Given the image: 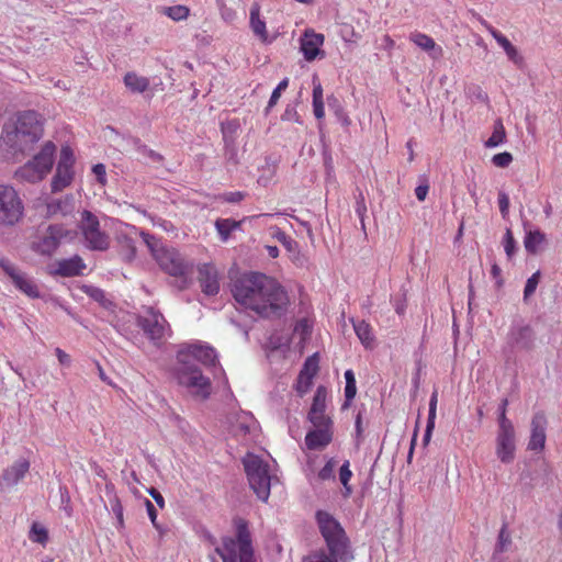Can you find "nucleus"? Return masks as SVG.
I'll return each instance as SVG.
<instances>
[{
    "label": "nucleus",
    "instance_id": "obj_59",
    "mask_svg": "<svg viewBox=\"0 0 562 562\" xmlns=\"http://www.w3.org/2000/svg\"><path fill=\"white\" fill-rule=\"evenodd\" d=\"M498 206L502 217L506 220L509 214V198L508 194L504 191L498 192Z\"/></svg>",
    "mask_w": 562,
    "mask_h": 562
},
{
    "label": "nucleus",
    "instance_id": "obj_7",
    "mask_svg": "<svg viewBox=\"0 0 562 562\" xmlns=\"http://www.w3.org/2000/svg\"><path fill=\"white\" fill-rule=\"evenodd\" d=\"M79 229L90 250L104 251L110 247V237L100 229V222L92 212L81 213Z\"/></svg>",
    "mask_w": 562,
    "mask_h": 562
},
{
    "label": "nucleus",
    "instance_id": "obj_49",
    "mask_svg": "<svg viewBox=\"0 0 562 562\" xmlns=\"http://www.w3.org/2000/svg\"><path fill=\"white\" fill-rule=\"evenodd\" d=\"M541 273L540 271H536L531 274L526 281L524 289V301L527 302L529 297L536 292L537 286L540 282Z\"/></svg>",
    "mask_w": 562,
    "mask_h": 562
},
{
    "label": "nucleus",
    "instance_id": "obj_27",
    "mask_svg": "<svg viewBox=\"0 0 562 562\" xmlns=\"http://www.w3.org/2000/svg\"><path fill=\"white\" fill-rule=\"evenodd\" d=\"M493 37L495 38L497 44L505 50L510 61H513L517 66H520L524 63V58L519 54L516 46H514L504 34H502L501 32H493Z\"/></svg>",
    "mask_w": 562,
    "mask_h": 562
},
{
    "label": "nucleus",
    "instance_id": "obj_1",
    "mask_svg": "<svg viewBox=\"0 0 562 562\" xmlns=\"http://www.w3.org/2000/svg\"><path fill=\"white\" fill-rule=\"evenodd\" d=\"M232 294L237 303L263 318L282 316L289 302L281 284L260 272H247L238 277L232 284Z\"/></svg>",
    "mask_w": 562,
    "mask_h": 562
},
{
    "label": "nucleus",
    "instance_id": "obj_38",
    "mask_svg": "<svg viewBox=\"0 0 562 562\" xmlns=\"http://www.w3.org/2000/svg\"><path fill=\"white\" fill-rule=\"evenodd\" d=\"M240 128V123L237 119L228 120L221 123V132L224 143L236 142L237 132Z\"/></svg>",
    "mask_w": 562,
    "mask_h": 562
},
{
    "label": "nucleus",
    "instance_id": "obj_3",
    "mask_svg": "<svg viewBox=\"0 0 562 562\" xmlns=\"http://www.w3.org/2000/svg\"><path fill=\"white\" fill-rule=\"evenodd\" d=\"M173 374L178 384L186 387L193 397L200 401H205L210 397L212 382L193 361H177Z\"/></svg>",
    "mask_w": 562,
    "mask_h": 562
},
{
    "label": "nucleus",
    "instance_id": "obj_34",
    "mask_svg": "<svg viewBox=\"0 0 562 562\" xmlns=\"http://www.w3.org/2000/svg\"><path fill=\"white\" fill-rule=\"evenodd\" d=\"M271 235L273 238H276L278 241L282 244V246L291 254H297L299 252V244L295 239L290 237L285 234L281 228L278 226H273L270 228Z\"/></svg>",
    "mask_w": 562,
    "mask_h": 562
},
{
    "label": "nucleus",
    "instance_id": "obj_47",
    "mask_svg": "<svg viewBox=\"0 0 562 562\" xmlns=\"http://www.w3.org/2000/svg\"><path fill=\"white\" fill-rule=\"evenodd\" d=\"M288 86H289V78H284L278 83V86L272 91L270 99L268 101V105L266 108V114H268L270 109L273 108L278 103V101L281 97V93L288 88Z\"/></svg>",
    "mask_w": 562,
    "mask_h": 562
},
{
    "label": "nucleus",
    "instance_id": "obj_37",
    "mask_svg": "<svg viewBox=\"0 0 562 562\" xmlns=\"http://www.w3.org/2000/svg\"><path fill=\"white\" fill-rule=\"evenodd\" d=\"M327 389L324 385H318L313 396V402L308 413L317 414L325 413L326 411Z\"/></svg>",
    "mask_w": 562,
    "mask_h": 562
},
{
    "label": "nucleus",
    "instance_id": "obj_31",
    "mask_svg": "<svg viewBox=\"0 0 562 562\" xmlns=\"http://www.w3.org/2000/svg\"><path fill=\"white\" fill-rule=\"evenodd\" d=\"M241 221H236L233 218H217L215 221L216 231L223 241H226L232 232L240 228Z\"/></svg>",
    "mask_w": 562,
    "mask_h": 562
},
{
    "label": "nucleus",
    "instance_id": "obj_29",
    "mask_svg": "<svg viewBox=\"0 0 562 562\" xmlns=\"http://www.w3.org/2000/svg\"><path fill=\"white\" fill-rule=\"evenodd\" d=\"M74 171L67 168H56V173L52 179V192L56 193L68 187L72 180Z\"/></svg>",
    "mask_w": 562,
    "mask_h": 562
},
{
    "label": "nucleus",
    "instance_id": "obj_12",
    "mask_svg": "<svg viewBox=\"0 0 562 562\" xmlns=\"http://www.w3.org/2000/svg\"><path fill=\"white\" fill-rule=\"evenodd\" d=\"M22 136V142L30 146L38 142L43 135V126L35 111L20 113L14 122Z\"/></svg>",
    "mask_w": 562,
    "mask_h": 562
},
{
    "label": "nucleus",
    "instance_id": "obj_9",
    "mask_svg": "<svg viewBox=\"0 0 562 562\" xmlns=\"http://www.w3.org/2000/svg\"><path fill=\"white\" fill-rule=\"evenodd\" d=\"M177 361H198L206 368H215L218 366V356L211 345L196 341L182 346L177 352Z\"/></svg>",
    "mask_w": 562,
    "mask_h": 562
},
{
    "label": "nucleus",
    "instance_id": "obj_61",
    "mask_svg": "<svg viewBox=\"0 0 562 562\" xmlns=\"http://www.w3.org/2000/svg\"><path fill=\"white\" fill-rule=\"evenodd\" d=\"M437 403H438V391L434 390L429 400V409H428V418L429 422L436 420V412H437Z\"/></svg>",
    "mask_w": 562,
    "mask_h": 562
},
{
    "label": "nucleus",
    "instance_id": "obj_40",
    "mask_svg": "<svg viewBox=\"0 0 562 562\" xmlns=\"http://www.w3.org/2000/svg\"><path fill=\"white\" fill-rule=\"evenodd\" d=\"M123 260L131 262L136 256V246L131 237L123 236L119 240Z\"/></svg>",
    "mask_w": 562,
    "mask_h": 562
},
{
    "label": "nucleus",
    "instance_id": "obj_36",
    "mask_svg": "<svg viewBox=\"0 0 562 562\" xmlns=\"http://www.w3.org/2000/svg\"><path fill=\"white\" fill-rule=\"evenodd\" d=\"M327 105L344 126L350 125L349 116L345 112L339 99L336 95L330 94L327 97Z\"/></svg>",
    "mask_w": 562,
    "mask_h": 562
},
{
    "label": "nucleus",
    "instance_id": "obj_60",
    "mask_svg": "<svg viewBox=\"0 0 562 562\" xmlns=\"http://www.w3.org/2000/svg\"><path fill=\"white\" fill-rule=\"evenodd\" d=\"M357 394V383H346L345 385V402L342 408L348 407Z\"/></svg>",
    "mask_w": 562,
    "mask_h": 562
},
{
    "label": "nucleus",
    "instance_id": "obj_62",
    "mask_svg": "<svg viewBox=\"0 0 562 562\" xmlns=\"http://www.w3.org/2000/svg\"><path fill=\"white\" fill-rule=\"evenodd\" d=\"M246 196L245 192L236 191V192H225L221 195V199L227 203H239Z\"/></svg>",
    "mask_w": 562,
    "mask_h": 562
},
{
    "label": "nucleus",
    "instance_id": "obj_13",
    "mask_svg": "<svg viewBox=\"0 0 562 562\" xmlns=\"http://www.w3.org/2000/svg\"><path fill=\"white\" fill-rule=\"evenodd\" d=\"M495 453L499 461L509 464L516 457V432L514 427L498 428L496 434Z\"/></svg>",
    "mask_w": 562,
    "mask_h": 562
},
{
    "label": "nucleus",
    "instance_id": "obj_52",
    "mask_svg": "<svg viewBox=\"0 0 562 562\" xmlns=\"http://www.w3.org/2000/svg\"><path fill=\"white\" fill-rule=\"evenodd\" d=\"M412 41L424 50H430L436 46L435 41L430 36L423 33L414 34L412 36Z\"/></svg>",
    "mask_w": 562,
    "mask_h": 562
},
{
    "label": "nucleus",
    "instance_id": "obj_14",
    "mask_svg": "<svg viewBox=\"0 0 562 562\" xmlns=\"http://www.w3.org/2000/svg\"><path fill=\"white\" fill-rule=\"evenodd\" d=\"M69 232L60 224H52L47 227L45 235L33 244V250L43 256H50L60 245V240Z\"/></svg>",
    "mask_w": 562,
    "mask_h": 562
},
{
    "label": "nucleus",
    "instance_id": "obj_33",
    "mask_svg": "<svg viewBox=\"0 0 562 562\" xmlns=\"http://www.w3.org/2000/svg\"><path fill=\"white\" fill-rule=\"evenodd\" d=\"M512 544V536L508 531V525L506 522L503 524L497 541L495 544L494 553H493V560H497V554L506 552Z\"/></svg>",
    "mask_w": 562,
    "mask_h": 562
},
{
    "label": "nucleus",
    "instance_id": "obj_57",
    "mask_svg": "<svg viewBox=\"0 0 562 562\" xmlns=\"http://www.w3.org/2000/svg\"><path fill=\"white\" fill-rule=\"evenodd\" d=\"M336 462L334 459H329L326 464L318 471V479L322 481H327L330 479H335L334 469Z\"/></svg>",
    "mask_w": 562,
    "mask_h": 562
},
{
    "label": "nucleus",
    "instance_id": "obj_26",
    "mask_svg": "<svg viewBox=\"0 0 562 562\" xmlns=\"http://www.w3.org/2000/svg\"><path fill=\"white\" fill-rule=\"evenodd\" d=\"M74 211V196L66 195L64 199H55L47 203V212L50 216L60 214L69 215Z\"/></svg>",
    "mask_w": 562,
    "mask_h": 562
},
{
    "label": "nucleus",
    "instance_id": "obj_54",
    "mask_svg": "<svg viewBox=\"0 0 562 562\" xmlns=\"http://www.w3.org/2000/svg\"><path fill=\"white\" fill-rule=\"evenodd\" d=\"M110 504H111V509L116 517L117 525L120 528H122L124 526V517H123V506L121 504L120 498L116 495H114L113 498L110 499Z\"/></svg>",
    "mask_w": 562,
    "mask_h": 562
},
{
    "label": "nucleus",
    "instance_id": "obj_20",
    "mask_svg": "<svg viewBox=\"0 0 562 562\" xmlns=\"http://www.w3.org/2000/svg\"><path fill=\"white\" fill-rule=\"evenodd\" d=\"M198 280L202 292L209 296L216 295L220 291L217 270L210 263H204L198 269Z\"/></svg>",
    "mask_w": 562,
    "mask_h": 562
},
{
    "label": "nucleus",
    "instance_id": "obj_44",
    "mask_svg": "<svg viewBox=\"0 0 562 562\" xmlns=\"http://www.w3.org/2000/svg\"><path fill=\"white\" fill-rule=\"evenodd\" d=\"M318 353L315 352L314 355L307 357V359L305 360L304 364H303V368L301 369L300 371V374H302V376H307L311 374V378L313 379L317 372H318Z\"/></svg>",
    "mask_w": 562,
    "mask_h": 562
},
{
    "label": "nucleus",
    "instance_id": "obj_24",
    "mask_svg": "<svg viewBox=\"0 0 562 562\" xmlns=\"http://www.w3.org/2000/svg\"><path fill=\"white\" fill-rule=\"evenodd\" d=\"M1 138L10 148L16 151H25L30 145L22 142V136L15 123H5L2 127Z\"/></svg>",
    "mask_w": 562,
    "mask_h": 562
},
{
    "label": "nucleus",
    "instance_id": "obj_45",
    "mask_svg": "<svg viewBox=\"0 0 562 562\" xmlns=\"http://www.w3.org/2000/svg\"><path fill=\"white\" fill-rule=\"evenodd\" d=\"M307 419L313 424L315 428H329L333 429V420L325 413L307 414Z\"/></svg>",
    "mask_w": 562,
    "mask_h": 562
},
{
    "label": "nucleus",
    "instance_id": "obj_22",
    "mask_svg": "<svg viewBox=\"0 0 562 562\" xmlns=\"http://www.w3.org/2000/svg\"><path fill=\"white\" fill-rule=\"evenodd\" d=\"M215 552L221 557L223 562H239V541L237 531L235 530V538L229 536L223 537L222 546H216Z\"/></svg>",
    "mask_w": 562,
    "mask_h": 562
},
{
    "label": "nucleus",
    "instance_id": "obj_25",
    "mask_svg": "<svg viewBox=\"0 0 562 562\" xmlns=\"http://www.w3.org/2000/svg\"><path fill=\"white\" fill-rule=\"evenodd\" d=\"M250 27L261 42L271 43V40L268 38L266 22L260 19V8L258 4H254L250 9Z\"/></svg>",
    "mask_w": 562,
    "mask_h": 562
},
{
    "label": "nucleus",
    "instance_id": "obj_28",
    "mask_svg": "<svg viewBox=\"0 0 562 562\" xmlns=\"http://www.w3.org/2000/svg\"><path fill=\"white\" fill-rule=\"evenodd\" d=\"M547 237L540 229L526 231L524 246L529 255H537L540 246L546 243Z\"/></svg>",
    "mask_w": 562,
    "mask_h": 562
},
{
    "label": "nucleus",
    "instance_id": "obj_35",
    "mask_svg": "<svg viewBox=\"0 0 562 562\" xmlns=\"http://www.w3.org/2000/svg\"><path fill=\"white\" fill-rule=\"evenodd\" d=\"M506 140V131L503 124L502 119H497L493 125V133L485 142V147L492 148L497 147L505 143Z\"/></svg>",
    "mask_w": 562,
    "mask_h": 562
},
{
    "label": "nucleus",
    "instance_id": "obj_51",
    "mask_svg": "<svg viewBox=\"0 0 562 562\" xmlns=\"http://www.w3.org/2000/svg\"><path fill=\"white\" fill-rule=\"evenodd\" d=\"M136 148L139 154L149 158L151 162L159 164L162 160V156L155 150L148 148L145 144H142L139 139L135 140Z\"/></svg>",
    "mask_w": 562,
    "mask_h": 562
},
{
    "label": "nucleus",
    "instance_id": "obj_53",
    "mask_svg": "<svg viewBox=\"0 0 562 562\" xmlns=\"http://www.w3.org/2000/svg\"><path fill=\"white\" fill-rule=\"evenodd\" d=\"M30 538L37 543H45L48 539V532L44 527H40L36 522L32 525Z\"/></svg>",
    "mask_w": 562,
    "mask_h": 562
},
{
    "label": "nucleus",
    "instance_id": "obj_41",
    "mask_svg": "<svg viewBox=\"0 0 562 562\" xmlns=\"http://www.w3.org/2000/svg\"><path fill=\"white\" fill-rule=\"evenodd\" d=\"M83 292L91 297L93 301L100 303L101 306L108 308L112 305V302L106 299L105 292L97 286L93 285H85Z\"/></svg>",
    "mask_w": 562,
    "mask_h": 562
},
{
    "label": "nucleus",
    "instance_id": "obj_63",
    "mask_svg": "<svg viewBox=\"0 0 562 562\" xmlns=\"http://www.w3.org/2000/svg\"><path fill=\"white\" fill-rule=\"evenodd\" d=\"M352 476V472L350 470V463L348 460H346L340 469H339V480L342 485H346V482H349Z\"/></svg>",
    "mask_w": 562,
    "mask_h": 562
},
{
    "label": "nucleus",
    "instance_id": "obj_2",
    "mask_svg": "<svg viewBox=\"0 0 562 562\" xmlns=\"http://www.w3.org/2000/svg\"><path fill=\"white\" fill-rule=\"evenodd\" d=\"M315 518L328 553L323 549L314 551L304 558L303 562H350L353 560L350 540L340 522L331 514L321 509L316 512Z\"/></svg>",
    "mask_w": 562,
    "mask_h": 562
},
{
    "label": "nucleus",
    "instance_id": "obj_50",
    "mask_svg": "<svg viewBox=\"0 0 562 562\" xmlns=\"http://www.w3.org/2000/svg\"><path fill=\"white\" fill-rule=\"evenodd\" d=\"M60 494V509L65 512V514L70 517L72 515L71 499L68 487L66 485L59 486Z\"/></svg>",
    "mask_w": 562,
    "mask_h": 562
},
{
    "label": "nucleus",
    "instance_id": "obj_21",
    "mask_svg": "<svg viewBox=\"0 0 562 562\" xmlns=\"http://www.w3.org/2000/svg\"><path fill=\"white\" fill-rule=\"evenodd\" d=\"M333 440V429L314 428L307 431L305 436V446L308 450H322Z\"/></svg>",
    "mask_w": 562,
    "mask_h": 562
},
{
    "label": "nucleus",
    "instance_id": "obj_32",
    "mask_svg": "<svg viewBox=\"0 0 562 562\" xmlns=\"http://www.w3.org/2000/svg\"><path fill=\"white\" fill-rule=\"evenodd\" d=\"M124 85L132 92L142 93L149 87V80L146 77L137 76L135 72H127L124 76Z\"/></svg>",
    "mask_w": 562,
    "mask_h": 562
},
{
    "label": "nucleus",
    "instance_id": "obj_55",
    "mask_svg": "<svg viewBox=\"0 0 562 562\" xmlns=\"http://www.w3.org/2000/svg\"><path fill=\"white\" fill-rule=\"evenodd\" d=\"M313 379L311 378V374L307 376H302V374L299 373V376L296 379V386L295 390L300 396H303L310 387L312 386Z\"/></svg>",
    "mask_w": 562,
    "mask_h": 562
},
{
    "label": "nucleus",
    "instance_id": "obj_48",
    "mask_svg": "<svg viewBox=\"0 0 562 562\" xmlns=\"http://www.w3.org/2000/svg\"><path fill=\"white\" fill-rule=\"evenodd\" d=\"M508 398H503L498 405L497 409V424L498 428H508L514 427L512 420H509L506 416L507 406H508Z\"/></svg>",
    "mask_w": 562,
    "mask_h": 562
},
{
    "label": "nucleus",
    "instance_id": "obj_46",
    "mask_svg": "<svg viewBox=\"0 0 562 562\" xmlns=\"http://www.w3.org/2000/svg\"><path fill=\"white\" fill-rule=\"evenodd\" d=\"M75 164L74 151L69 146H63L60 149V157L57 164L58 168H67L72 170Z\"/></svg>",
    "mask_w": 562,
    "mask_h": 562
},
{
    "label": "nucleus",
    "instance_id": "obj_5",
    "mask_svg": "<svg viewBox=\"0 0 562 562\" xmlns=\"http://www.w3.org/2000/svg\"><path fill=\"white\" fill-rule=\"evenodd\" d=\"M243 464L250 488L260 501L267 502L270 496L271 487L269 464L260 457L252 453H248L247 457L243 459Z\"/></svg>",
    "mask_w": 562,
    "mask_h": 562
},
{
    "label": "nucleus",
    "instance_id": "obj_6",
    "mask_svg": "<svg viewBox=\"0 0 562 562\" xmlns=\"http://www.w3.org/2000/svg\"><path fill=\"white\" fill-rule=\"evenodd\" d=\"M159 267L168 274L180 280V289L187 288L188 274L192 270L184 257L175 248H161L155 254Z\"/></svg>",
    "mask_w": 562,
    "mask_h": 562
},
{
    "label": "nucleus",
    "instance_id": "obj_39",
    "mask_svg": "<svg viewBox=\"0 0 562 562\" xmlns=\"http://www.w3.org/2000/svg\"><path fill=\"white\" fill-rule=\"evenodd\" d=\"M312 335V325L307 318H301L295 323L293 338L299 336V344L304 345Z\"/></svg>",
    "mask_w": 562,
    "mask_h": 562
},
{
    "label": "nucleus",
    "instance_id": "obj_64",
    "mask_svg": "<svg viewBox=\"0 0 562 562\" xmlns=\"http://www.w3.org/2000/svg\"><path fill=\"white\" fill-rule=\"evenodd\" d=\"M92 172L94 173L97 181L101 184L106 183V170L103 164H95L92 167Z\"/></svg>",
    "mask_w": 562,
    "mask_h": 562
},
{
    "label": "nucleus",
    "instance_id": "obj_18",
    "mask_svg": "<svg viewBox=\"0 0 562 562\" xmlns=\"http://www.w3.org/2000/svg\"><path fill=\"white\" fill-rule=\"evenodd\" d=\"M547 418L543 412H537L531 419V435L528 442V449L541 451L546 443Z\"/></svg>",
    "mask_w": 562,
    "mask_h": 562
},
{
    "label": "nucleus",
    "instance_id": "obj_16",
    "mask_svg": "<svg viewBox=\"0 0 562 562\" xmlns=\"http://www.w3.org/2000/svg\"><path fill=\"white\" fill-rule=\"evenodd\" d=\"M239 541V562H256L248 521L239 516L233 518Z\"/></svg>",
    "mask_w": 562,
    "mask_h": 562
},
{
    "label": "nucleus",
    "instance_id": "obj_58",
    "mask_svg": "<svg viewBox=\"0 0 562 562\" xmlns=\"http://www.w3.org/2000/svg\"><path fill=\"white\" fill-rule=\"evenodd\" d=\"M224 156L228 162L238 164L236 142L224 143Z\"/></svg>",
    "mask_w": 562,
    "mask_h": 562
},
{
    "label": "nucleus",
    "instance_id": "obj_10",
    "mask_svg": "<svg viewBox=\"0 0 562 562\" xmlns=\"http://www.w3.org/2000/svg\"><path fill=\"white\" fill-rule=\"evenodd\" d=\"M136 325L144 331L145 336L157 344L162 340L168 323L165 316L154 307L147 308V314L137 316Z\"/></svg>",
    "mask_w": 562,
    "mask_h": 562
},
{
    "label": "nucleus",
    "instance_id": "obj_19",
    "mask_svg": "<svg viewBox=\"0 0 562 562\" xmlns=\"http://www.w3.org/2000/svg\"><path fill=\"white\" fill-rule=\"evenodd\" d=\"M30 461L25 458L18 459L11 467L3 470L0 477L1 487H12L16 485L29 472Z\"/></svg>",
    "mask_w": 562,
    "mask_h": 562
},
{
    "label": "nucleus",
    "instance_id": "obj_23",
    "mask_svg": "<svg viewBox=\"0 0 562 562\" xmlns=\"http://www.w3.org/2000/svg\"><path fill=\"white\" fill-rule=\"evenodd\" d=\"M86 267L87 266L82 258L78 255H75L69 259L59 260L57 262V269L54 271V274L65 278L81 276Z\"/></svg>",
    "mask_w": 562,
    "mask_h": 562
},
{
    "label": "nucleus",
    "instance_id": "obj_30",
    "mask_svg": "<svg viewBox=\"0 0 562 562\" xmlns=\"http://www.w3.org/2000/svg\"><path fill=\"white\" fill-rule=\"evenodd\" d=\"M352 324H353L355 333L358 336V338L360 339L361 344L366 348H371L372 344L374 341V336L372 334L371 326L364 321H353L352 319Z\"/></svg>",
    "mask_w": 562,
    "mask_h": 562
},
{
    "label": "nucleus",
    "instance_id": "obj_11",
    "mask_svg": "<svg viewBox=\"0 0 562 562\" xmlns=\"http://www.w3.org/2000/svg\"><path fill=\"white\" fill-rule=\"evenodd\" d=\"M536 333L524 323H513L506 336L507 347L514 351H531L535 348Z\"/></svg>",
    "mask_w": 562,
    "mask_h": 562
},
{
    "label": "nucleus",
    "instance_id": "obj_17",
    "mask_svg": "<svg viewBox=\"0 0 562 562\" xmlns=\"http://www.w3.org/2000/svg\"><path fill=\"white\" fill-rule=\"evenodd\" d=\"M324 41L325 37L323 34L316 33L312 29L305 30L300 38V50L306 61H313L317 57L323 58L325 56V52L321 48Z\"/></svg>",
    "mask_w": 562,
    "mask_h": 562
},
{
    "label": "nucleus",
    "instance_id": "obj_8",
    "mask_svg": "<svg viewBox=\"0 0 562 562\" xmlns=\"http://www.w3.org/2000/svg\"><path fill=\"white\" fill-rule=\"evenodd\" d=\"M23 210L18 192L12 187L0 186V225H14L22 217Z\"/></svg>",
    "mask_w": 562,
    "mask_h": 562
},
{
    "label": "nucleus",
    "instance_id": "obj_42",
    "mask_svg": "<svg viewBox=\"0 0 562 562\" xmlns=\"http://www.w3.org/2000/svg\"><path fill=\"white\" fill-rule=\"evenodd\" d=\"M162 12L173 21H181L188 18L190 10L186 5L177 4L171 7H165Z\"/></svg>",
    "mask_w": 562,
    "mask_h": 562
},
{
    "label": "nucleus",
    "instance_id": "obj_56",
    "mask_svg": "<svg viewBox=\"0 0 562 562\" xmlns=\"http://www.w3.org/2000/svg\"><path fill=\"white\" fill-rule=\"evenodd\" d=\"M513 161V155L508 151L498 153L493 156L492 162L499 168H506Z\"/></svg>",
    "mask_w": 562,
    "mask_h": 562
},
{
    "label": "nucleus",
    "instance_id": "obj_4",
    "mask_svg": "<svg viewBox=\"0 0 562 562\" xmlns=\"http://www.w3.org/2000/svg\"><path fill=\"white\" fill-rule=\"evenodd\" d=\"M56 146L53 142H46L41 151L33 159L21 166L14 178L20 182L36 183L42 181L52 170Z\"/></svg>",
    "mask_w": 562,
    "mask_h": 562
},
{
    "label": "nucleus",
    "instance_id": "obj_43",
    "mask_svg": "<svg viewBox=\"0 0 562 562\" xmlns=\"http://www.w3.org/2000/svg\"><path fill=\"white\" fill-rule=\"evenodd\" d=\"M503 246L507 258L509 260L513 259L518 250V245L510 228H506L505 235L503 237Z\"/></svg>",
    "mask_w": 562,
    "mask_h": 562
},
{
    "label": "nucleus",
    "instance_id": "obj_15",
    "mask_svg": "<svg viewBox=\"0 0 562 562\" xmlns=\"http://www.w3.org/2000/svg\"><path fill=\"white\" fill-rule=\"evenodd\" d=\"M0 267L4 273L10 277L14 286L21 292L31 299H37L41 296L38 288L34 281L30 279L25 273L16 270V268L9 260L1 259Z\"/></svg>",
    "mask_w": 562,
    "mask_h": 562
}]
</instances>
